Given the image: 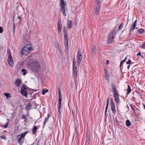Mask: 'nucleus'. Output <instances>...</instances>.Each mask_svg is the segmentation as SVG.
I'll use <instances>...</instances> for the list:
<instances>
[{
    "mask_svg": "<svg viewBox=\"0 0 145 145\" xmlns=\"http://www.w3.org/2000/svg\"><path fill=\"white\" fill-rule=\"evenodd\" d=\"M61 1L60 7L61 10L64 16L67 15V12L68 11L66 4L65 3L63 0H60Z\"/></svg>",
    "mask_w": 145,
    "mask_h": 145,
    "instance_id": "f257e3e1",
    "label": "nucleus"
},
{
    "mask_svg": "<svg viewBox=\"0 0 145 145\" xmlns=\"http://www.w3.org/2000/svg\"><path fill=\"white\" fill-rule=\"evenodd\" d=\"M22 50V51L21 52L22 54L26 55L29 53L32 50L31 47L30 45H27L24 47Z\"/></svg>",
    "mask_w": 145,
    "mask_h": 145,
    "instance_id": "f03ea898",
    "label": "nucleus"
},
{
    "mask_svg": "<svg viewBox=\"0 0 145 145\" xmlns=\"http://www.w3.org/2000/svg\"><path fill=\"white\" fill-rule=\"evenodd\" d=\"M31 67V70L35 72H38L40 69L39 63L37 62L32 63Z\"/></svg>",
    "mask_w": 145,
    "mask_h": 145,
    "instance_id": "7ed1b4c3",
    "label": "nucleus"
},
{
    "mask_svg": "<svg viewBox=\"0 0 145 145\" xmlns=\"http://www.w3.org/2000/svg\"><path fill=\"white\" fill-rule=\"evenodd\" d=\"M116 34V31H114L111 32L108 35V44L112 43L114 41V39Z\"/></svg>",
    "mask_w": 145,
    "mask_h": 145,
    "instance_id": "20e7f679",
    "label": "nucleus"
},
{
    "mask_svg": "<svg viewBox=\"0 0 145 145\" xmlns=\"http://www.w3.org/2000/svg\"><path fill=\"white\" fill-rule=\"evenodd\" d=\"M7 52L8 54V62L10 66H12L13 65L14 61L12 59L10 50L8 51Z\"/></svg>",
    "mask_w": 145,
    "mask_h": 145,
    "instance_id": "39448f33",
    "label": "nucleus"
},
{
    "mask_svg": "<svg viewBox=\"0 0 145 145\" xmlns=\"http://www.w3.org/2000/svg\"><path fill=\"white\" fill-rule=\"evenodd\" d=\"M82 55L81 54L80 50H78L77 55V59L78 64L80 65L82 59Z\"/></svg>",
    "mask_w": 145,
    "mask_h": 145,
    "instance_id": "423d86ee",
    "label": "nucleus"
},
{
    "mask_svg": "<svg viewBox=\"0 0 145 145\" xmlns=\"http://www.w3.org/2000/svg\"><path fill=\"white\" fill-rule=\"evenodd\" d=\"M27 88L26 86H23L21 89V94L24 96H26L27 94Z\"/></svg>",
    "mask_w": 145,
    "mask_h": 145,
    "instance_id": "0eeeda50",
    "label": "nucleus"
},
{
    "mask_svg": "<svg viewBox=\"0 0 145 145\" xmlns=\"http://www.w3.org/2000/svg\"><path fill=\"white\" fill-rule=\"evenodd\" d=\"M58 90L59 91V109H60V108H61V95L60 88H58Z\"/></svg>",
    "mask_w": 145,
    "mask_h": 145,
    "instance_id": "6e6552de",
    "label": "nucleus"
},
{
    "mask_svg": "<svg viewBox=\"0 0 145 145\" xmlns=\"http://www.w3.org/2000/svg\"><path fill=\"white\" fill-rule=\"evenodd\" d=\"M64 42L66 48L67 50L68 48V36L65 35L64 36Z\"/></svg>",
    "mask_w": 145,
    "mask_h": 145,
    "instance_id": "1a4fd4ad",
    "label": "nucleus"
},
{
    "mask_svg": "<svg viewBox=\"0 0 145 145\" xmlns=\"http://www.w3.org/2000/svg\"><path fill=\"white\" fill-rule=\"evenodd\" d=\"M110 101L111 110L113 112V113L114 114L116 112V109L115 107L113 101L112 99H110Z\"/></svg>",
    "mask_w": 145,
    "mask_h": 145,
    "instance_id": "9d476101",
    "label": "nucleus"
},
{
    "mask_svg": "<svg viewBox=\"0 0 145 145\" xmlns=\"http://www.w3.org/2000/svg\"><path fill=\"white\" fill-rule=\"evenodd\" d=\"M62 25L61 24V22L60 19L58 20V25H57V29L58 32L59 33H61V29L62 27Z\"/></svg>",
    "mask_w": 145,
    "mask_h": 145,
    "instance_id": "9b49d317",
    "label": "nucleus"
},
{
    "mask_svg": "<svg viewBox=\"0 0 145 145\" xmlns=\"http://www.w3.org/2000/svg\"><path fill=\"white\" fill-rule=\"evenodd\" d=\"M96 46H94L92 50V56L94 57L96 54L97 50H96Z\"/></svg>",
    "mask_w": 145,
    "mask_h": 145,
    "instance_id": "f8f14e48",
    "label": "nucleus"
},
{
    "mask_svg": "<svg viewBox=\"0 0 145 145\" xmlns=\"http://www.w3.org/2000/svg\"><path fill=\"white\" fill-rule=\"evenodd\" d=\"M114 97L115 100L116 102L118 103H120V99H119V95L118 93L117 94H115L113 95Z\"/></svg>",
    "mask_w": 145,
    "mask_h": 145,
    "instance_id": "ddd939ff",
    "label": "nucleus"
},
{
    "mask_svg": "<svg viewBox=\"0 0 145 145\" xmlns=\"http://www.w3.org/2000/svg\"><path fill=\"white\" fill-rule=\"evenodd\" d=\"M67 21V28L68 29H69L72 27L73 23L72 21L69 20H68Z\"/></svg>",
    "mask_w": 145,
    "mask_h": 145,
    "instance_id": "4468645a",
    "label": "nucleus"
},
{
    "mask_svg": "<svg viewBox=\"0 0 145 145\" xmlns=\"http://www.w3.org/2000/svg\"><path fill=\"white\" fill-rule=\"evenodd\" d=\"M137 22V20H136L134 22L133 24L132 25L131 27L130 30V31H132L135 29L136 25Z\"/></svg>",
    "mask_w": 145,
    "mask_h": 145,
    "instance_id": "2eb2a0df",
    "label": "nucleus"
},
{
    "mask_svg": "<svg viewBox=\"0 0 145 145\" xmlns=\"http://www.w3.org/2000/svg\"><path fill=\"white\" fill-rule=\"evenodd\" d=\"M78 71L77 70L73 71V74L74 75V77L75 79V80L76 81L77 80V78Z\"/></svg>",
    "mask_w": 145,
    "mask_h": 145,
    "instance_id": "dca6fc26",
    "label": "nucleus"
},
{
    "mask_svg": "<svg viewBox=\"0 0 145 145\" xmlns=\"http://www.w3.org/2000/svg\"><path fill=\"white\" fill-rule=\"evenodd\" d=\"M100 9L101 6L100 5H97L95 9V12L97 14H99Z\"/></svg>",
    "mask_w": 145,
    "mask_h": 145,
    "instance_id": "f3484780",
    "label": "nucleus"
},
{
    "mask_svg": "<svg viewBox=\"0 0 145 145\" xmlns=\"http://www.w3.org/2000/svg\"><path fill=\"white\" fill-rule=\"evenodd\" d=\"M20 83L21 81L19 79H18L16 80L15 82V85L17 87H19L20 86Z\"/></svg>",
    "mask_w": 145,
    "mask_h": 145,
    "instance_id": "a211bd4d",
    "label": "nucleus"
},
{
    "mask_svg": "<svg viewBox=\"0 0 145 145\" xmlns=\"http://www.w3.org/2000/svg\"><path fill=\"white\" fill-rule=\"evenodd\" d=\"M24 139H22L21 138H19L18 139V142L19 144L22 145L24 142Z\"/></svg>",
    "mask_w": 145,
    "mask_h": 145,
    "instance_id": "6ab92c4d",
    "label": "nucleus"
},
{
    "mask_svg": "<svg viewBox=\"0 0 145 145\" xmlns=\"http://www.w3.org/2000/svg\"><path fill=\"white\" fill-rule=\"evenodd\" d=\"M33 103L31 102H29L28 103L27 105L26 106V108L28 110L31 109V107Z\"/></svg>",
    "mask_w": 145,
    "mask_h": 145,
    "instance_id": "aec40b11",
    "label": "nucleus"
},
{
    "mask_svg": "<svg viewBox=\"0 0 145 145\" xmlns=\"http://www.w3.org/2000/svg\"><path fill=\"white\" fill-rule=\"evenodd\" d=\"M28 133V131H26L24 132L21 134L20 135V138H21L22 139H24V138L25 136V135Z\"/></svg>",
    "mask_w": 145,
    "mask_h": 145,
    "instance_id": "412c9836",
    "label": "nucleus"
},
{
    "mask_svg": "<svg viewBox=\"0 0 145 145\" xmlns=\"http://www.w3.org/2000/svg\"><path fill=\"white\" fill-rule=\"evenodd\" d=\"M64 33L65 36H68L67 30L66 29V27L65 26L64 27Z\"/></svg>",
    "mask_w": 145,
    "mask_h": 145,
    "instance_id": "4be33fe9",
    "label": "nucleus"
},
{
    "mask_svg": "<svg viewBox=\"0 0 145 145\" xmlns=\"http://www.w3.org/2000/svg\"><path fill=\"white\" fill-rule=\"evenodd\" d=\"M50 117V116H49V114H48V117L46 118V119L45 120L44 122V125L43 126V127H44L46 123L48 121V120H49V118Z\"/></svg>",
    "mask_w": 145,
    "mask_h": 145,
    "instance_id": "5701e85b",
    "label": "nucleus"
},
{
    "mask_svg": "<svg viewBox=\"0 0 145 145\" xmlns=\"http://www.w3.org/2000/svg\"><path fill=\"white\" fill-rule=\"evenodd\" d=\"M107 101V103H106V107L105 115L106 114V112L107 111V108H108V104H109V97H108V98Z\"/></svg>",
    "mask_w": 145,
    "mask_h": 145,
    "instance_id": "b1692460",
    "label": "nucleus"
},
{
    "mask_svg": "<svg viewBox=\"0 0 145 145\" xmlns=\"http://www.w3.org/2000/svg\"><path fill=\"white\" fill-rule=\"evenodd\" d=\"M112 89H113L112 92L113 93V95L118 93V91L116 89V88H112Z\"/></svg>",
    "mask_w": 145,
    "mask_h": 145,
    "instance_id": "393cba45",
    "label": "nucleus"
},
{
    "mask_svg": "<svg viewBox=\"0 0 145 145\" xmlns=\"http://www.w3.org/2000/svg\"><path fill=\"white\" fill-rule=\"evenodd\" d=\"M37 130V127L36 126L34 127L32 129L33 133V134H35L36 133Z\"/></svg>",
    "mask_w": 145,
    "mask_h": 145,
    "instance_id": "a878e982",
    "label": "nucleus"
},
{
    "mask_svg": "<svg viewBox=\"0 0 145 145\" xmlns=\"http://www.w3.org/2000/svg\"><path fill=\"white\" fill-rule=\"evenodd\" d=\"M126 124L127 126L129 127L131 125V123L130 121L129 120H126Z\"/></svg>",
    "mask_w": 145,
    "mask_h": 145,
    "instance_id": "bb28decb",
    "label": "nucleus"
},
{
    "mask_svg": "<svg viewBox=\"0 0 145 145\" xmlns=\"http://www.w3.org/2000/svg\"><path fill=\"white\" fill-rule=\"evenodd\" d=\"M128 89H127V95H128L131 92V88L129 85L128 86Z\"/></svg>",
    "mask_w": 145,
    "mask_h": 145,
    "instance_id": "cd10ccee",
    "label": "nucleus"
},
{
    "mask_svg": "<svg viewBox=\"0 0 145 145\" xmlns=\"http://www.w3.org/2000/svg\"><path fill=\"white\" fill-rule=\"evenodd\" d=\"M123 26V23H121L120 24V25L118 28H119V30H121L122 28V27Z\"/></svg>",
    "mask_w": 145,
    "mask_h": 145,
    "instance_id": "c85d7f7f",
    "label": "nucleus"
},
{
    "mask_svg": "<svg viewBox=\"0 0 145 145\" xmlns=\"http://www.w3.org/2000/svg\"><path fill=\"white\" fill-rule=\"evenodd\" d=\"M127 58V57H125V59L123 60L121 62L120 64V67H121V66L122 64H123V63H124V62H125L126 61V59Z\"/></svg>",
    "mask_w": 145,
    "mask_h": 145,
    "instance_id": "c756f323",
    "label": "nucleus"
},
{
    "mask_svg": "<svg viewBox=\"0 0 145 145\" xmlns=\"http://www.w3.org/2000/svg\"><path fill=\"white\" fill-rule=\"evenodd\" d=\"M4 95L7 97V98H9L10 97V95L9 93H5L3 94Z\"/></svg>",
    "mask_w": 145,
    "mask_h": 145,
    "instance_id": "7c9ffc66",
    "label": "nucleus"
},
{
    "mask_svg": "<svg viewBox=\"0 0 145 145\" xmlns=\"http://www.w3.org/2000/svg\"><path fill=\"white\" fill-rule=\"evenodd\" d=\"M77 67L76 66L75 64H74V61L73 63V71H75L77 70Z\"/></svg>",
    "mask_w": 145,
    "mask_h": 145,
    "instance_id": "2f4dec72",
    "label": "nucleus"
},
{
    "mask_svg": "<svg viewBox=\"0 0 145 145\" xmlns=\"http://www.w3.org/2000/svg\"><path fill=\"white\" fill-rule=\"evenodd\" d=\"M137 56H140L141 57H142V58H143L144 57L143 56L141 55V53L140 52H139L138 54H137Z\"/></svg>",
    "mask_w": 145,
    "mask_h": 145,
    "instance_id": "473e14b6",
    "label": "nucleus"
},
{
    "mask_svg": "<svg viewBox=\"0 0 145 145\" xmlns=\"http://www.w3.org/2000/svg\"><path fill=\"white\" fill-rule=\"evenodd\" d=\"M138 32L140 33H144V30L142 29H139L138 30Z\"/></svg>",
    "mask_w": 145,
    "mask_h": 145,
    "instance_id": "72a5a7b5",
    "label": "nucleus"
},
{
    "mask_svg": "<svg viewBox=\"0 0 145 145\" xmlns=\"http://www.w3.org/2000/svg\"><path fill=\"white\" fill-rule=\"evenodd\" d=\"M130 106H131V110H132V111H134V112L135 113V110H134V108H133V104H131L130 105ZM135 115H136V113H135Z\"/></svg>",
    "mask_w": 145,
    "mask_h": 145,
    "instance_id": "f704fd0d",
    "label": "nucleus"
},
{
    "mask_svg": "<svg viewBox=\"0 0 145 145\" xmlns=\"http://www.w3.org/2000/svg\"><path fill=\"white\" fill-rule=\"evenodd\" d=\"M26 71V70L24 69H22V71L23 72V74L24 75H25V74H26V73L25 72V71Z\"/></svg>",
    "mask_w": 145,
    "mask_h": 145,
    "instance_id": "c9c22d12",
    "label": "nucleus"
},
{
    "mask_svg": "<svg viewBox=\"0 0 145 145\" xmlns=\"http://www.w3.org/2000/svg\"><path fill=\"white\" fill-rule=\"evenodd\" d=\"M8 122H7L4 125H3V126L5 128H7L8 126Z\"/></svg>",
    "mask_w": 145,
    "mask_h": 145,
    "instance_id": "e433bc0d",
    "label": "nucleus"
},
{
    "mask_svg": "<svg viewBox=\"0 0 145 145\" xmlns=\"http://www.w3.org/2000/svg\"><path fill=\"white\" fill-rule=\"evenodd\" d=\"M0 137L1 138H3L4 139H6V136L4 135H3L2 136H1Z\"/></svg>",
    "mask_w": 145,
    "mask_h": 145,
    "instance_id": "4c0bfd02",
    "label": "nucleus"
},
{
    "mask_svg": "<svg viewBox=\"0 0 145 145\" xmlns=\"http://www.w3.org/2000/svg\"><path fill=\"white\" fill-rule=\"evenodd\" d=\"M132 63V61L131 60L129 59L128 61L126 63L127 64H131Z\"/></svg>",
    "mask_w": 145,
    "mask_h": 145,
    "instance_id": "58836bf2",
    "label": "nucleus"
},
{
    "mask_svg": "<svg viewBox=\"0 0 145 145\" xmlns=\"http://www.w3.org/2000/svg\"><path fill=\"white\" fill-rule=\"evenodd\" d=\"M30 56H29L28 57L27 59H26V61H28V62L29 63H31V62L30 61Z\"/></svg>",
    "mask_w": 145,
    "mask_h": 145,
    "instance_id": "ea45409f",
    "label": "nucleus"
},
{
    "mask_svg": "<svg viewBox=\"0 0 145 145\" xmlns=\"http://www.w3.org/2000/svg\"><path fill=\"white\" fill-rule=\"evenodd\" d=\"M96 3L98 4L97 5H99L100 1L99 0H96Z\"/></svg>",
    "mask_w": 145,
    "mask_h": 145,
    "instance_id": "a19ab883",
    "label": "nucleus"
},
{
    "mask_svg": "<svg viewBox=\"0 0 145 145\" xmlns=\"http://www.w3.org/2000/svg\"><path fill=\"white\" fill-rule=\"evenodd\" d=\"M3 29L1 27H0V33H3Z\"/></svg>",
    "mask_w": 145,
    "mask_h": 145,
    "instance_id": "79ce46f5",
    "label": "nucleus"
},
{
    "mask_svg": "<svg viewBox=\"0 0 145 145\" xmlns=\"http://www.w3.org/2000/svg\"><path fill=\"white\" fill-rule=\"evenodd\" d=\"M13 22H14V24H13V31L14 32V29H15V23H14V19H13Z\"/></svg>",
    "mask_w": 145,
    "mask_h": 145,
    "instance_id": "37998d69",
    "label": "nucleus"
},
{
    "mask_svg": "<svg viewBox=\"0 0 145 145\" xmlns=\"http://www.w3.org/2000/svg\"><path fill=\"white\" fill-rule=\"evenodd\" d=\"M22 118L23 119H25L26 118V117L25 116V115L23 114L22 115Z\"/></svg>",
    "mask_w": 145,
    "mask_h": 145,
    "instance_id": "c03bdc74",
    "label": "nucleus"
},
{
    "mask_svg": "<svg viewBox=\"0 0 145 145\" xmlns=\"http://www.w3.org/2000/svg\"><path fill=\"white\" fill-rule=\"evenodd\" d=\"M105 78L106 80H109V77L108 76H107V75H106V77Z\"/></svg>",
    "mask_w": 145,
    "mask_h": 145,
    "instance_id": "a18cd8bd",
    "label": "nucleus"
},
{
    "mask_svg": "<svg viewBox=\"0 0 145 145\" xmlns=\"http://www.w3.org/2000/svg\"><path fill=\"white\" fill-rule=\"evenodd\" d=\"M111 86L112 88H116V86L113 84H112Z\"/></svg>",
    "mask_w": 145,
    "mask_h": 145,
    "instance_id": "49530a36",
    "label": "nucleus"
},
{
    "mask_svg": "<svg viewBox=\"0 0 145 145\" xmlns=\"http://www.w3.org/2000/svg\"><path fill=\"white\" fill-rule=\"evenodd\" d=\"M46 93V92L44 89H43L42 92V94L43 95H45Z\"/></svg>",
    "mask_w": 145,
    "mask_h": 145,
    "instance_id": "de8ad7c7",
    "label": "nucleus"
},
{
    "mask_svg": "<svg viewBox=\"0 0 145 145\" xmlns=\"http://www.w3.org/2000/svg\"><path fill=\"white\" fill-rule=\"evenodd\" d=\"M58 112H59V114H61V111L60 110V109H61V108L60 109H59V106H58Z\"/></svg>",
    "mask_w": 145,
    "mask_h": 145,
    "instance_id": "09e8293b",
    "label": "nucleus"
},
{
    "mask_svg": "<svg viewBox=\"0 0 145 145\" xmlns=\"http://www.w3.org/2000/svg\"><path fill=\"white\" fill-rule=\"evenodd\" d=\"M18 18L19 19V20H20V21L22 19V18L21 17H20L19 16H18Z\"/></svg>",
    "mask_w": 145,
    "mask_h": 145,
    "instance_id": "8fccbe9b",
    "label": "nucleus"
},
{
    "mask_svg": "<svg viewBox=\"0 0 145 145\" xmlns=\"http://www.w3.org/2000/svg\"><path fill=\"white\" fill-rule=\"evenodd\" d=\"M131 65H129L128 66H127V69H129V68H130V66Z\"/></svg>",
    "mask_w": 145,
    "mask_h": 145,
    "instance_id": "3c124183",
    "label": "nucleus"
},
{
    "mask_svg": "<svg viewBox=\"0 0 145 145\" xmlns=\"http://www.w3.org/2000/svg\"><path fill=\"white\" fill-rule=\"evenodd\" d=\"M108 63H109V61L107 60L106 62V64H108Z\"/></svg>",
    "mask_w": 145,
    "mask_h": 145,
    "instance_id": "603ef678",
    "label": "nucleus"
},
{
    "mask_svg": "<svg viewBox=\"0 0 145 145\" xmlns=\"http://www.w3.org/2000/svg\"><path fill=\"white\" fill-rule=\"evenodd\" d=\"M24 122H27V121H26V119H25L24 120Z\"/></svg>",
    "mask_w": 145,
    "mask_h": 145,
    "instance_id": "864d4df0",
    "label": "nucleus"
},
{
    "mask_svg": "<svg viewBox=\"0 0 145 145\" xmlns=\"http://www.w3.org/2000/svg\"><path fill=\"white\" fill-rule=\"evenodd\" d=\"M48 89H46V91H45V92H48Z\"/></svg>",
    "mask_w": 145,
    "mask_h": 145,
    "instance_id": "5fc2aeb1",
    "label": "nucleus"
},
{
    "mask_svg": "<svg viewBox=\"0 0 145 145\" xmlns=\"http://www.w3.org/2000/svg\"><path fill=\"white\" fill-rule=\"evenodd\" d=\"M143 106L144 108L145 109V105L144 104H143Z\"/></svg>",
    "mask_w": 145,
    "mask_h": 145,
    "instance_id": "6e6d98bb",
    "label": "nucleus"
},
{
    "mask_svg": "<svg viewBox=\"0 0 145 145\" xmlns=\"http://www.w3.org/2000/svg\"><path fill=\"white\" fill-rule=\"evenodd\" d=\"M32 90H34V91H37V90H34V89H32Z\"/></svg>",
    "mask_w": 145,
    "mask_h": 145,
    "instance_id": "4d7b16f0",
    "label": "nucleus"
},
{
    "mask_svg": "<svg viewBox=\"0 0 145 145\" xmlns=\"http://www.w3.org/2000/svg\"><path fill=\"white\" fill-rule=\"evenodd\" d=\"M116 121L117 122L118 121V120H117V119L116 118Z\"/></svg>",
    "mask_w": 145,
    "mask_h": 145,
    "instance_id": "13d9d810",
    "label": "nucleus"
},
{
    "mask_svg": "<svg viewBox=\"0 0 145 145\" xmlns=\"http://www.w3.org/2000/svg\"><path fill=\"white\" fill-rule=\"evenodd\" d=\"M74 64H75L76 65V63H75V62H74Z\"/></svg>",
    "mask_w": 145,
    "mask_h": 145,
    "instance_id": "bf43d9fd",
    "label": "nucleus"
},
{
    "mask_svg": "<svg viewBox=\"0 0 145 145\" xmlns=\"http://www.w3.org/2000/svg\"><path fill=\"white\" fill-rule=\"evenodd\" d=\"M123 31H122V33L123 32Z\"/></svg>",
    "mask_w": 145,
    "mask_h": 145,
    "instance_id": "052dcab7",
    "label": "nucleus"
},
{
    "mask_svg": "<svg viewBox=\"0 0 145 145\" xmlns=\"http://www.w3.org/2000/svg\"><path fill=\"white\" fill-rule=\"evenodd\" d=\"M72 113H73V111H72Z\"/></svg>",
    "mask_w": 145,
    "mask_h": 145,
    "instance_id": "680f3d73",
    "label": "nucleus"
}]
</instances>
